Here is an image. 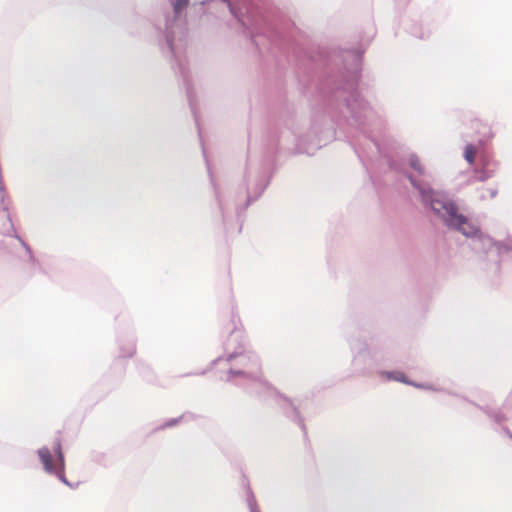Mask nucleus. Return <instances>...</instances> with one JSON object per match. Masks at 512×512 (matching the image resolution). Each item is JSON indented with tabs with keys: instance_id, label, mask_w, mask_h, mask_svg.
<instances>
[{
	"instance_id": "f257e3e1",
	"label": "nucleus",
	"mask_w": 512,
	"mask_h": 512,
	"mask_svg": "<svg viewBox=\"0 0 512 512\" xmlns=\"http://www.w3.org/2000/svg\"><path fill=\"white\" fill-rule=\"evenodd\" d=\"M423 200L430 201L433 211L441 215L449 226L458 229L466 236H474L478 232V227L470 222L465 216L457 212V208L451 203H444L442 201L433 199V192L424 188H419Z\"/></svg>"
},
{
	"instance_id": "f03ea898",
	"label": "nucleus",
	"mask_w": 512,
	"mask_h": 512,
	"mask_svg": "<svg viewBox=\"0 0 512 512\" xmlns=\"http://www.w3.org/2000/svg\"><path fill=\"white\" fill-rule=\"evenodd\" d=\"M54 450L57 454V458L54 460L50 451L46 448L40 449L38 451L39 458L44 466V469L47 472H53L56 474H60L63 471L64 467V459L61 452L60 444L57 443L54 447Z\"/></svg>"
},
{
	"instance_id": "7ed1b4c3",
	"label": "nucleus",
	"mask_w": 512,
	"mask_h": 512,
	"mask_svg": "<svg viewBox=\"0 0 512 512\" xmlns=\"http://www.w3.org/2000/svg\"><path fill=\"white\" fill-rule=\"evenodd\" d=\"M11 227L12 225L8 214V207L5 200L4 191L0 186V231L8 233L10 232Z\"/></svg>"
},
{
	"instance_id": "20e7f679",
	"label": "nucleus",
	"mask_w": 512,
	"mask_h": 512,
	"mask_svg": "<svg viewBox=\"0 0 512 512\" xmlns=\"http://www.w3.org/2000/svg\"><path fill=\"white\" fill-rule=\"evenodd\" d=\"M477 150L473 145L465 147L464 157L469 164H473L476 158Z\"/></svg>"
},
{
	"instance_id": "39448f33",
	"label": "nucleus",
	"mask_w": 512,
	"mask_h": 512,
	"mask_svg": "<svg viewBox=\"0 0 512 512\" xmlns=\"http://www.w3.org/2000/svg\"><path fill=\"white\" fill-rule=\"evenodd\" d=\"M471 128L476 132V133H482V130H485L486 128L490 129L487 124L485 123H482L480 120L478 119H475L472 124H471ZM483 133L485 134V132L483 131Z\"/></svg>"
},
{
	"instance_id": "423d86ee",
	"label": "nucleus",
	"mask_w": 512,
	"mask_h": 512,
	"mask_svg": "<svg viewBox=\"0 0 512 512\" xmlns=\"http://www.w3.org/2000/svg\"><path fill=\"white\" fill-rule=\"evenodd\" d=\"M387 377L389 379H393V380H396V381H399V382H403V383H409L406 379V376L404 373L402 372H392V373H387Z\"/></svg>"
},
{
	"instance_id": "0eeeda50",
	"label": "nucleus",
	"mask_w": 512,
	"mask_h": 512,
	"mask_svg": "<svg viewBox=\"0 0 512 512\" xmlns=\"http://www.w3.org/2000/svg\"><path fill=\"white\" fill-rule=\"evenodd\" d=\"M409 162H410V166L413 169L418 171L420 174H423V168H422L421 163L417 156H414V155L411 156Z\"/></svg>"
},
{
	"instance_id": "6e6552de",
	"label": "nucleus",
	"mask_w": 512,
	"mask_h": 512,
	"mask_svg": "<svg viewBox=\"0 0 512 512\" xmlns=\"http://www.w3.org/2000/svg\"><path fill=\"white\" fill-rule=\"evenodd\" d=\"M497 194V190L494 187H489L484 189V192L481 194L482 199L493 198Z\"/></svg>"
},
{
	"instance_id": "1a4fd4ad",
	"label": "nucleus",
	"mask_w": 512,
	"mask_h": 512,
	"mask_svg": "<svg viewBox=\"0 0 512 512\" xmlns=\"http://www.w3.org/2000/svg\"><path fill=\"white\" fill-rule=\"evenodd\" d=\"M188 1L189 0H177L174 4L175 12H180L188 4Z\"/></svg>"
}]
</instances>
